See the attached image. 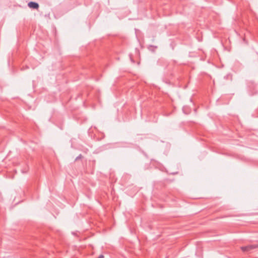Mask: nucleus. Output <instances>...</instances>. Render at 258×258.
Listing matches in <instances>:
<instances>
[{
    "instance_id": "7",
    "label": "nucleus",
    "mask_w": 258,
    "mask_h": 258,
    "mask_svg": "<svg viewBox=\"0 0 258 258\" xmlns=\"http://www.w3.org/2000/svg\"><path fill=\"white\" fill-rule=\"evenodd\" d=\"M184 113H185V114H187V112H185V111H184Z\"/></svg>"
},
{
    "instance_id": "4",
    "label": "nucleus",
    "mask_w": 258,
    "mask_h": 258,
    "mask_svg": "<svg viewBox=\"0 0 258 258\" xmlns=\"http://www.w3.org/2000/svg\"><path fill=\"white\" fill-rule=\"evenodd\" d=\"M98 258H104V255L102 254H101L99 256Z\"/></svg>"
},
{
    "instance_id": "6",
    "label": "nucleus",
    "mask_w": 258,
    "mask_h": 258,
    "mask_svg": "<svg viewBox=\"0 0 258 258\" xmlns=\"http://www.w3.org/2000/svg\"><path fill=\"white\" fill-rule=\"evenodd\" d=\"M184 113H185V114H187V112H185V111H184Z\"/></svg>"
},
{
    "instance_id": "5",
    "label": "nucleus",
    "mask_w": 258,
    "mask_h": 258,
    "mask_svg": "<svg viewBox=\"0 0 258 258\" xmlns=\"http://www.w3.org/2000/svg\"><path fill=\"white\" fill-rule=\"evenodd\" d=\"M184 110H185V108H184V107H183V111L184 112V111H185Z\"/></svg>"
},
{
    "instance_id": "1",
    "label": "nucleus",
    "mask_w": 258,
    "mask_h": 258,
    "mask_svg": "<svg viewBox=\"0 0 258 258\" xmlns=\"http://www.w3.org/2000/svg\"><path fill=\"white\" fill-rule=\"evenodd\" d=\"M258 247V244H250L245 246H241V249L244 251H249L253 249L256 248Z\"/></svg>"
},
{
    "instance_id": "2",
    "label": "nucleus",
    "mask_w": 258,
    "mask_h": 258,
    "mask_svg": "<svg viewBox=\"0 0 258 258\" xmlns=\"http://www.w3.org/2000/svg\"><path fill=\"white\" fill-rule=\"evenodd\" d=\"M28 6L29 8L34 9H38L39 8V4L37 3L34 2H30L28 4Z\"/></svg>"
},
{
    "instance_id": "3",
    "label": "nucleus",
    "mask_w": 258,
    "mask_h": 258,
    "mask_svg": "<svg viewBox=\"0 0 258 258\" xmlns=\"http://www.w3.org/2000/svg\"><path fill=\"white\" fill-rule=\"evenodd\" d=\"M82 157V156L81 154H80L78 156H77L75 159L76 161L79 160V159H81Z\"/></svg>"
}]
</instances>
